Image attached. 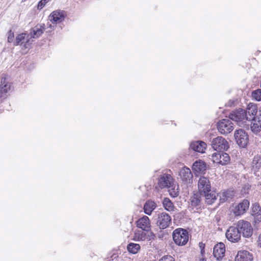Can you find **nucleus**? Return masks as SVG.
Here are the masks:
<instances>
[{"mask_svg": "<svg viewBox=\"0 0 261 261\" xmlns=\"http://www.w3.org/2000/svg\"><path fill=\"white\" fill-rule=\"evenodd\" d=\"M45 30V25L37 24L32 29L31 32L27 35V40L23 46L25 48H30L31 46L34 41L33 38H37L39 37L43 33Z\"/></svg>", "mask_w": 261, "mask_h": 261, "instance_id": "nucleus-1", "label": "nucleus"}, {"mask_svg": "<svg viewBox=\"0 0 261 261\" xmlns=\"http://www.w3.org/2000/svg\"><path fill=\"white\" fill-rule=\"evenodd\" d=\"M175 243L178 246H183L187 243L189 240L188 231L182 228H178L174 230L172 234Z\"/></svg>", "mask_w": 261, "mask_h": 261, "instance_id": "nucleus-2", "label": "nucleus"}, {"mask_svg": "<svg viewBox=\"0 0 261 261\" xmlns=\"http://www.w3.org/2000/svg\"><path fill=\"white\" fill-rule=\"evenodd\" d=\"M237 226L245 238H250L253 234V228L250 222L241 220L237 222Z\"/></svg>", "mask_w": 261, "mask_h": 261, "instance_id": "nucleus-3", "label": "nucleus"}, {"mask_svg": "<svg viewBox=\"0 0 261 261\" xmlns=\"http://www.w3.org/2000/svg\"><path fill=\"white\" fill-rule=\"evenodd\" d=\"M213 148L215 150H227L229 148V144L227 140L221 136L214 138L211 143Z\"/></svg>", "mask_w": 261, "mask_h": 261, "instance_id": "nucleus-4", "label": "nucleus"}, {"mask_svg": "<svg viewBox=\"0 0 261 261\" xmlns=\"http://www.w3.org/2000/svg\"><path fill=\"white\" fill-rule=\"evenodd\" d=\"M234 139L237 144L241 147H245L249 141L248 136L246 132L242 129H239L236 130L234 134Z\"/></svg>", "mask_w": 261, "mask_h": 261, "instance_id": "nucleus-5", "label": "nucleus"}, {"mask_svg": "<svg viewBox=\"0 0 261 261\" xmlns=\"http://www.w3.org/2000/svg\"><path fill=\"white\" fill-rule=\"evenodd\" d=\"M217 128L221 134L226 135L233 129V125L229 119H223L218 122Z\"/></svg>", "mask_w": 261, "mask_h": 261, "instance_id": "nucleus-6", "label": "nucleus"}, {"mask_svg": "<svg viewBox=\"0 0 261 261\" xmlns=\"http://www.w3.org/2000/svg\"><path fill=\"white\" fill-rule=\"evenodd\" d=\"M212 160L215 163L225 165L229 163L230 159L229 155L227 153L219 151L212 154Z\"/></svg>", "mask_w": 261, "mask_h": 261, "instance_id": "nucleus-7", "label": "nucleus"}, {"mask_svg": "<svg viewBox=\"0 0 261 261\" xmlns=\"http://www.w3.org/2000/svg\"><path fill=\"white\" fill-rule=\"evenodd\" d=\"M171 222V218L168 214L163 212L157 215L156 224L161 229L168 227Z\"/></svg>", "mask_w": 261, "mask_h": 261, "instance_id": "nucleus-8", "label": "nucleus"}, {"mask_svg": "<svg viewBox=\"0 0 261 261\" xmlns=\"http://www.w3.org/2000/svg\"><path fill=\"white\" fill-rule=\"evenodd\" d=\"M226 237L230 242H238L241 239L240 232L237 227L230 226L225 233Z\"/></svg>", "mask_w": 261, "mask_h": 261, "instance_id": "nucleus-9", "label": "nucleus"}, {"mask_svg": "<svg viewBox=\"0 0 261 261\" xmlns=\"http://www.w3.org/2000/svg\"><path fill=\"white\" fill-rule=\"evenodd\" d=\"M11 87V83L7 81L6 77L0 78V101L6 98L7 93L10 90Z\"/></svg>", "mask_w": 261, "mask_h": 261, "instance_id": "nucleus-10", "label": "nucleus"}, {"mask_svg": "<svg viewBox=\"0 0 261 261\" xmlns=\"http://www.w3.org/2000/svg\"><path fill=\"white\" fill-rule=\"evenodd\" d=\"M229 117L232 120L238 122L239 125H241L243 122L247 120L245 110L243 109L232 112L230 114Z\"/></svg>", "mask_w": 261, "mask_h": 261, "instance_id": "nucleus-11", "label": "nucleus"}, {"mask_svg": "<svg viewBox=\"0 0 261 261\" xmlns=\"http://www.w3.org/2000/svg\"><path fill=\"white\" fill-rule=\"evenodd\" d=\"M65 12L61 10L54 11L49 16V19L53 23H59L64 20Z\"/></svg>", "mask_w": 261, "mask_h": 261, "instance_id": "nucleus-12", "label": "nucleus"}, {"mask_svg": "<svg viewBox=\"0 0 261 261\" xmlns=\"http://www.w3.org/2000/svg\"><path fill=\"white\" fill-rule=\"evenodd\" d=\"M173 183V179L169 174H163L158 178V186L161 188H169Z\"/></svg>", "mask_w": 261, "mask_h": 261, "instance_id": "nucleus-13", "label": "nucleus"}, {"mask_svg": "<svg viewBox=\"0 0 261 261\" xmlns=\"http://www.w3.org/2000/svg\"><path fill=\"white\" fill-rule=\"evenodd\" d=\"M198 188L200 193L211 191V186L209 179L204 176H201L198 180Z\"/></svg>", "mask_w": 261, "mask_h": 261, "instance_id": "nucleus-14", "label": "nucleus"}, {"mask_svg": "<svg viewBox=\"0 0 261 261\" xmlns=\"http://www.w3.org/2000/svg\"><path fill=\"white\" fill-rule=\"evenodd\" d=\"M179 175L183 182L187 184L192 182L193 174L189 168H182L179 172Z\"/></svg>", "mask_w": 261, "mask_h": 261, "instance_id": "nucleus-15", "label": "nucleus"}, {"mask_svg": "<svg viewBox=\"0 0 261 261\" xmlns=\"http://www.w3.org/2000/svg\"><path fill=\"white\" fill-rule=\"evenodd\" d=\"M137 226L145 231H149L150 230L151 224L149 218L144 216L136 222Z\"/></svg>", "mask_w": 261, "mask_h": 261, "instance_id": "nucleus-16", "label": "nucleus"}, {"mask_svg": "<svg viewBox=\"0 0 261 261\" xmlns=\"http://www.w3.org/2000/svg\"><path fill=\"white\" fill-rule=\"evenodd\" d=\"M249 206V201L248 200L244 199L242 202L236 206L233 213L236 216H240L245 213L248 209Z\"/></svg>", "mask_w": 261, "mask_h": 261, "instance_id": "nucleus-17", "label": "nucleus"}, {"mask_svg": "<svg viewBox=\"0 0 261 261\" xmlns=\"http://www.w3.org/2000/svg\"><path fill=\"white\" fill-rule=\"evenodd\" d=\"M247 120L251 121L255 118L257 112V107L255 104L250 103L248 104L246 110H245Z\"/></svg>", "mask_w": 261, "mask_h": 261, "instance_id": "nucleus-18", "label": "nucleus"}, {"mask_svg": "<svg viewBox=\"0 0 261 261\" xmlns=\"http://www.w3.org/2000/svg\"><path fill=\"white\" fill-rule=\"evenodd\" d=\"M225 252V248L223 243H220L214 246L213 254L217 260H219L224 256Z\"/></svg>", "mask_w": 261, "mask_h": 261, "instance_id": "nucleus-19", "label": "nucleus"}, {"mask_svg": "<svg viewBox=\"0 0 261 261\" xmlns=\"http://www.w3.org/2000/svg\"><path fill=\"white\" fill-rule=\"evenodd\" d=\"M252 253L246 250H240L235 257L234 261H252Z\"/></svg>", "mask_w": 261, "mask_h": 261, "instance_id": "nucleus-20", "label": "nucleus"}, {"mask_svg": "<svg viewBox=\"0 0 261 261\" xmlns=\"http://www.w3.org/2000/svg\"><path fill=\"white\" fill-rule=\"evenodd\" d=\"M190 147L195 151L204 153L206 147V144L201 141H194L190 144Z\"/></svg>", "mask_w": 261, "mask_h": 261, "instance_id": "nucleus-21", "label": "nucleus"}, {"mask_svg": "<svg viewBox=\"0 0 261 261\" xmlns=\"http://www.w3.org/2000/svg\"><path fill=\"white\" fill-rule=\"evenodd\" d=\"M147 239V233L145 231L136 230L133 237V240L136 242H143Z\"/></svg>", "mask_w": 261, "mask_h": 261, "instance_id": "nucleus-22", "label": "nucleus"}, {"mask_svg": "<svg viewBox=\"0 0 261 261\" xmlns=\"http://www.w3.org/2000/svg\"><path fill=\"white\" fill-rule=\"evenodd\" d=\"M204 197L205 202L208 204H212L213 203L216 199V196L218 195L215 192L212 191L211 190V191L204 192Z\"/></svg>", "mask_w": 261, "mask_h": 261, "instance_id": "nucleus-23", "label": "nucleus"}, {"mask_svg": "<svg viewBox=\"0 0 261 261\" xmlns=\"http://www.w3.org/2000/svg\"><path fill=\"white\" fill-rule=\"evenodd\" d=\"M261 167V158L259 155L254 156L251 163V167L254 174L258 172Z\"/></svg>", "mask_w": 261, "mask_h": 261, "instance_id": "nucleus-24", "label": "nucleus"}, {"mask_svg": "<svg viewBox=\"0 0 261 261\" xmlns=\"http://www.w3.org/2000/svg\"><path fill=\"white\" fill-rule=\"evenodd\" d=\"M234 195V192L233 191L227 190L223 191L219 193L220 201L221 202L223 203L228 200L229 199L232 198Z\"/></svg>", "mask_w": 261, "mask_h": 261, "instance_id": "nucleus-25", "label": "nucleus"}, {"mask_svg": "<svg viewBox=\"0 0 261 261\" xmlns=\"http://www.w3.org/2000/svg\"><path fill=\"white\" fill-rule=\"evenodd\" d=\"M156 206V205L154 202L150 200L146 201L144 205V213L148 215H150Z\"/></svg>", "mask_w": 261, "mask_h": 261, "instance_id": "nucleus-26", "label": "nucleus"}, {"mask_svg": "<svg viewBox=\"0 0 261 261\" xmlns=\"http://www.w3.org/2000/svg\"><path fill=\"white\" fill-rule=\"evenodd\" d=\"M201 193L196 192L190 198V202L192 206H196L199 205L201 201Z\"/></svg>", "mask_w": 261, "mask_h": 261, "instance_id": "nucleus-27", "label": "nucleus"}, {"mask_svg": "<svg viewBox=\"0 0 261 261\" xmlns=\"http://www.w3.org/2000/svg\"><path fill=\"white\" fill-rule=\"evenodd\" d=\"M205 169V163L200 160L195 162L193 165V169L196 172H203Z\"/></svg>", "mask_w": 261, "mask_h": 261, "instance_id": "nucleus-28", "label": "nucleus"}, {"mask_svg": "<svg viewBox=\"0 0 261 261\" xmlns=\"http://www.w3.org/2000/svg\"><path fill=\"white\" fill-rule=\"evenodd\" d=\"M26 35L27 34L25 33H21L18 35L16 38V41L14 42V45H20L22 46V48L27 49L28 48H25L23 46L27 40V36L26 37Z\"/></svg>", "mask_w": 261, "mask_h": 261, "instance_id": "nucleus-29", "label": "nucleus"}, {"mask_svg": "<svg viewBox=\"0 0 261 261\" xmlns=\"http://www.w3.org/2000/svg\"><path fill=\"white\" fill-rule=\"evenodd\" d=\"M252 215L258 221H261V210L259 205L257 204H254L252 207Z\"/></svg>", "mask_w": 261, "mask_h": 261, "instance_id": "nucleus-30", "label": "nucleus"}, {"mask_svg": "<svg viewBox=\"0 0 261 261\" xmlns=\"http://www.w3.org/2000/svg\"><path fill=\"white\" fill-rule=\"evenodd\" d=\"M254 122L251 124V130L257 133L261 130V117L258 118V120L256 121L254 119Z\"/></svg>", "mask_w": 261, "mask_h": 261, "instance_id": "nucleus-31", "label": "nucleus"}, {"mask_svg": "<svg viewBox=\"0 0 261 261\" xmlns=\"http://www.w3.org/2000/svg\"><path fill=\"white\" fill-rule=\"evenodd\" d=\"M163 204L167 211L171 212L174 210V205L172 201L168 198H165L163 201Z\"/></svg>", "mask_w": 261, "mask_h": 261, "instance_id": "nucleus-32", "label": "nucleus"}, {"mask_svg": "<svg viewBox=\"0 0 261 261\" xmlns=\"http://www.w3.org/2000/svg\"><path fill=\"white\" fill-rule=\"evenodd\" d=\"M127 249L129 252L133 254H136L140 250V246L138 244L130 243L128 244Z\"/></svg>", "mask_w": 261, "mask_h": 261, "instance_id": "nucleus-33", "label": "nucleus"}, {"mask_svg": "<svg viewBox=\"0 0 261 261\" xmlns=\"http://www.w3.org/2000/svg\"><path fill=\"white\" fill-rule=\"evenodd\" d=\"M252 97L257 101L261 100V90L257 89L252 92Z\"/></svg>", "mask_w": 261, "mask_h": 261, "instance_id": "nucleus-34", "label": "nucleus"}, {"mask_svg": "<svg viewBox=\"0 0 261 261\" xmlns=\"http://www.w3.org/2000/svg\"><path fill=\"white\" fill-rule=\"evenodd\" d=\"M159 261H175V259L170 255H165L160 259Z\"/></svg>", "mask_w": 261, "mask_h": 261, "instance_id": "nucleus-35", "label": "nucleus"}, {"mask_svg": "<svg viewBox=\"0 0 261 261\" xmlns=\"http://www.w3.org/2000/svg\"><path fill=\"white\" fill-rule=\"evenodd\" d=\"M199 247L201 249V255L203 256L205 253V251H204V244L202 243V242L201 243H199Z\"/></svg>", "mask_w": 261, "mask_h": 261, "instance_id": "nucleus-36", "label": "nucleus"}, {"mask_svg": "<svg viewBox=\"0 0 261 261\" xmlns=\"http://www.w3.org/2000/svg\"><path fill=\"white\" fill-rule=\"evenodd\" d=\"M46 4V2L44 1L43 0H41L40 1L38 4V8L39 9H42L44 7L45 4Z\"/></svg>", "mask_w": 261, "mask_h": 261, "instance_id": "nucleus-37", "label": "nucleus"}, {"mask_svg": "<svg viewBox=\"0 0 261 261\" xmlns=\"http://www.w3.org/2000/svg\"><path fill=\"white\" fill-rule=\"evenodd\" d=\"M14 38V33H12L11 31H10V34L8 37V41L9 42H12L13 41Z\"/></svg>", "mask_w": 261, "mask_h": 261, "instance_id": "nucleus-38", "label": "nucleus"}, {"mask_svg": "<svg viewBox=\"0 0 261 261\" xmlns=\"http://www.w3.org/2000/svg\"><path fill=\"white\" fill-rule=\"evenodd\" d=\"M257 245L261 247V233L259 234L257 241Z\"/></svg>", "mask_w": 261, "mask_h": 261, "instance_id": "nucleus-39", "label": "nucleus"}, {"mask_svg": "<svg viewBox=\"0 0 261 261\" xmlns=\"http://www.w3.org/2000/svg\"><path fill=\"white\" fill-rule=\"evenodd\" d=\"M171 195L173 196V197H176L178 195V192H174V193H171Z\"/></svg>", "mask_w": 261, "mask_h": 261, "instance_id": "nucleus-40", "label": "nucleus"}, {"mask_svg": "<svg viewBox=\"0 0 261 261\" xmlns=\"http://www.w3.org/2000/svg\"><path fill=\"white\" fill-rule=\"evenodd\" d=\"M44 1L46 2V3H47L50 0H43Z\"/></svg>", "mask_w": 261, "mask_h": 261, "instance_id": "nucleus-41", "label": "nucleus"}, {"mask_svg": "<svg viewBox=\"0 0 261 261\" xmlns=\"http://www.w3.org/2000/svg\"><path fill=\"white\" fill-rule=\"evenodd\" d=\"M201 260H202V261H205V259H204V258H203L201 259Z\"/></svg>", "mask_w": 261, "mask_h": 261, "instance_id": "nucleus-42", "label": "nucleus"}, {"mask_svg": "<svg viewBox=\"0 0 261 261\" xmlns=\"http://www.w3.org/2000/svg\"><path fill=\"white\" fill-rule=\"evenodd\" d=\"M232 103H233V102H231V104L230 105V106H231Z\"/></svg>", "mask_w": 261, "mask_h": 261, "instance_id": "nucleus-43", "label": "nucleus"}]
</instances>
